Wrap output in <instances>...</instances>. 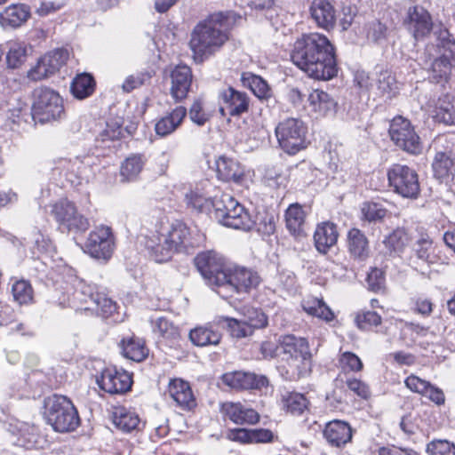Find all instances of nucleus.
<instances>
[{
  "label": "nucleus",
  "mask_w": 455,
  "mask_h": 455,
  "mask_svg": "<svg viewBox=\"0 0 455 455\" xmlns=\"http://www.w3.org/2000/svg\"><path fill=\"white\" fill-rule=\"evenodd\" d=\"M195 264L207 283L223 298L228 293L249 292L260 283L259 275L244 267H230L215 251H206L195 258Z\"/></svg>",
  "instance_id": "f257e3e1"
},
{
  "label": "nucleus",
  "mask_w": 455,
  "mask_h": 455,
  "mask_svg": "<svg viewBox=\"0 0 455 455\" xmlns=\"http://www.w3.org/2000/svg\"><path fill=\"white\" fill-rule=\"evenodd\" d=\"M291 61L309 77L328 81L338 74L335 48L319 33L302 35L293 44Z\"/></svg>",
  "instance_id": "f03ea898"
},
{
  "label": "nucleus",
  "mask_w": 455,
  "mask_h": 455,
  "mask_svg": "<svg viewBox=\"0 0 455 455\" xmlns=\"http://www.w3.org/2000/svg\"><path fill=\"white\" fill-rule=\"evenodd\" d=\"M228 19L222 12L210 15L194 28L189 47L196 62H204L222 47L228 38Z\"/></svg>",
  "instance_id": "7ed1b4c3"
},
{
  "label": "nucleus",
  "mask_w": 455,
  "mask_h": 455,
  "mask_svg": "<svg viewBox=\"0 0 455 455\" xmlns=\"http://www.w3.org/2000/svg\"><path fill=\"white\" fill-rule=\"evenodd\" d=\"M45 418L57 432L74 431L80 423L73 403L64 395H54L45 401Z\"/></svg>",
  "instance_id": "20e7f679"
},
{
  "label": "nucleus",
  "mask_w": 455,
  "mask_h": 455,
  "mask_svg": "<svg viewBox=\"0 0 455 455\" xmlns=\"http://www.w3.org/2000/svg\"><path fill=\"white\" fill-rule=\"evenodd\" d=\"M34 98L30 113L34 120L43 124L61 119L65 116L63 100L57 92L41 87L35 91Z\"/></svg>",
  "instance_id": "39448f33"
},
{
  "label": "nucleus",
  "mask_w": 455,
  "mask_h": 455,
  "mask_svg": "<svg viewBox=\"0 0 455 455\" xmlns=\"http://www.w3.org/2000/svg\"><path fill=\"white\" fill-rule=\"evenodd\" d=\"M388 133L392 142L401 150L418 156L423 151V143L411 121L395 116L390 123Z\"/></svg>",
  "instance_id": "423d86ee"
},
{
  "label": "nucleus",
  "mask_w": 455,
  "mask_h": 455,
  "mask_svg": "<svg viewBox=\"0 0 455 455\" xmlns=\"http://www.w3.org/2000/svg\"><path fill=\"white\" fill-rule=\"evenodd\" d=\"M388 185L404 198L416 199L419 194V175L414 169L401 164H394L387 170Z\"/></svg>",
  "instance_id": "0eeeda50"
},
{
  "label": "nucleus",
  "mask_w": 455,
  "mask_h": 455,
  "mask_svg": "<svg viewBox=\"0 0 455 455\" xmlns=\"http://www.w3.org/2000/svg\"><path fill=\"white\" fill-rule=\"evenodd\" d=\"M162 229V235L159 238L164 239L163 247H158L156 255L161 259H171L174 252H179L186 249L189 244V229L182 222L158 223Z\"/></svg>",
  "instance_id": "6e6552de"
},
{
  "label": "nucleus",
  "mask_w": 455,
  "mask_h": 455,
  "mask_svg": "<svg viewBox=\"0 0 455 455\" xmlns=\"http://www.w3.org/2000/svg\"><path fill=\"white\" fill-rule=\"evenodd\" d=\"M280 147L288 154L294 155L306 148L307 127L298 118H287L275 128Z\"/></svg>",
  "instance_id": "1a4fd4ad"
},
{
  "label": "nucleus",
  "mask_w": 455,
  "mask_h": 455,
  "mask_svg": "<svg viewBox=\"0 0 455 455\" xmlns=\"http://www.w3.org/2000/svg\"><path fill=\"white\" fill-rule=\"evenodd\" d=\"M439 38L441 47L443 49L441 56L429 64L428 61L424 63L436 82L447 80L451 68L455 67V40L446 29L440 31Z\"/></svg>",
  "instance_id": "9d476101"
},
{
  "label": "nucleus",
  "mask_w": 455,
  "mask_h": 455,
  "mask_svg": "<svg viewBox=\"0 0 455 455\" xmlns=\"http://www.w3.org/2000/svg\"><path fill=\"white\" fill-rule=\"evenodd\" d=\"M115 250V237L112 229L104 225L92 230L84 243V251L91 257L108 260Z\"/></svg>",
  "instance_id": "9b49d317"
},
{
  "label": "nucleus",
  "mask_w": 455,
  "mask_h": 455,
  "mask_svg": "<svg viewBox=\"0 0 455 455\" xmlns=\"http://www.w3.org/2000/svg\"><path fill=\"white\" fill-rule=\"evenodd\" d=\"M68 58L67 50L56 49L49 52L38 60L36 65L28 71V76L34 81L46 78L59 71L66 64Z\"/></svg>",
  "instance_id": "f8f14e48"
},
{
  "label": "nucleus",
  "mask_w": 455,
  "mask_h": 455,
  "mask_svg": "<svg viewBox=\"0 0 455 455\" xmlns=\"http://www.w3.org/2000/svg\"><path fill=\"white\" fill-rule=\"evenodd\" d=\"M100 388L109 394H123L131 389L132 375L116 368L104 369L96 379Z\"/></svg>",
  "instance_id": "ddd939ff"
},
{
  "label": "nucleus",
  "mask_w": 455,
  "mask_h": 455,
  "mask_svg": "<svg viewBox=\"0 0 455 455\" xmlns=\"http://www.w3.org/2000/svg\"><path fill=\"white\" fill-rule=\"evenodd\" d=\"M280 354L286 361L303 363L311 357L308 343L306 339L294 335H283L278 340Z\"/></svg>",
  "instance_id": "4468645a"
},
{
  "label": "nucleus",
  "mask_w": 455,
  "mask_h": 455,
  "mask_svg": "<svg viewBox=\"0 0 455 455\" xmlns=\"http://www.w3.org/2000/svg\"><path fill=\"white\" fill-rule=\"evenodd\" d=\"M221 100L220 112L222 116H240L248 111L249 98L246 93L238 92L232 87L226 88L220 92Z\"/></svg>",
  "instance_id": "2eb2a0df"
},
{
  "label": "nucleus",
  "mask_w": 455,
  "mask_h": 455,
  "mask_svg": "<svg viewBox=\"0 0 455 455\" xmlns=\"http://www.w3.org/2000/svg\"><path fill=\"white\" fill-rule=\"evenodd\" d=\"M222 381L235 389H261L268 386V379L264 375L253 372L232 371L222 375Z\"/></svg>",
  "instance_id": "dca6fc26"
},
{
  "label": "nucleus",
  "mask_w": 455,
  "mask_h": 455,
  "mask_svg": "<svg viewBox=\"0 0 455 455\" xmlns=\"http://www.w3.org/2000/svg\"><path fill=\"white\" fill-rule=\"evenodd\" d=\"M353 428L347 421L334 419L326 423L323 429V437L327 443L335 448H343L351 443Z\"/></svg>",
  "instance_id": "f3484780"
},
{
  "label": "nucleus",
  "mask_w": 455,
  "mask_h": 455,
  "mask_svg": "<svg viewBox=\"0 0 455 455\" xmlns=\"http://www.w3.org/2000/svg\"><path fill=\"white\" fill-rule=\"evenodd\" d=\"M405 23L416 40L428 35L433 25L428 12L419 6L409 8Z\"/></svg>",
  "instance_id": "a211bd4d"
},
{
  "label": "nucleus",
  "mask_w": 455,
  "mask_h": 455,
  "mask_svg": "<svg viewBox=\"0 0 455 455\" xmlns=\"http://www.w3.org/2000/svg\"><path fill=\"white\" fill-rule=\"evenodd\" d=\"M192 71L187 65H178L171 73V95L176 101L184 100L192 83Z\"/></svg>",
  "instance_id": "6ab92c4d"
},
{
  "label": "nucleus",
  "mask_w": 455,
  "mask_h": 455,
  "mask_svg": "<svg viewBox=\"0 0 455 455\" xmlns=\"http://www.w3.org/2000/svg\"><path fill=\"white\" fill-rule=\"evenodd\" d=\"M310 14L319 28L325 30L334 28L337 16L334 6L327 0H314L310 6Z\"/></svg>",
  "instance_id": "aec40b11"
},
{
  "label": "nucleus",
  "mask_w": 455,
  "mask_h": 455,
  "mask_svg": "<svg viewBox=\"0 0 455 455\" xmlns=\"http://www.w3.org/2000/svg\"><path fill=\"white\" fill-rule=\"evenodd\" d=\"M222 412L235 424H256L259 420V413L241 403L227 402L222 404Z\"/></svg>",
  "instance_id": "412c9836"
},
{
  "label": "nucleus",
  "mask_w": 455,
  "mask_h": 455,
  "mask_svg": "<svg viewBox=\"0 0 455 455\" xmlns=\"http://www.w3.org/2000/svg\"><path fill=\"white\" fill-rule=\"evenodd\" d=\"M347 246L354 260L365 261L371 253L369 240L358 228H351L347 235Z\"/></svg>",
  "instance_id": "4be33fe9"
},
{
  "label": "nucleus",
  "mask_w": 455,
  "mask_h": 455,
  "mask_svg": "<svg viewBox=\"0 0 455 455\" xmlns=\"http://www.w3.org/2000/svg\"><path fill=\"white\" fill-rule=\"evenodd\" d=\"M339 233L337 226L330 221L318 224L315 233L314 241L316 250L326 253L329 249L337 243Z\"/></svg>",
  "instance_id": "5701e85b"
},
{
  "label": "nucleus",
  "mask_w": 455,
  "mask_h": 455,
  "mask_svg": "<svg viewBox=\"0 0 455 455\" xmlns=\"http://www.w3.org/2000/svg\"><path fill=\"white\" fill-rule=\"evenodd\" d=\"M216 171L219 179L224 181L240 183L244 176L243 166L235 159L224 156L216 160Z\"/></svg>",
  "instance_id": "b1692460"
},
{
  "label": "nucleus",
  "mask_w": 455,
  "mask_h": 455,
  "mask_svg": "<svg viewBox=\"0 0 455 455\" xmlns=\"http://www.w3.org/2000/svg\"><path fill=\"white\" fill-rule=\"evenodd\" d=\"M220 223L227 228L243 231H249L255 226V220L240 203Z\"/></svg>",
  "instance_id": "393cba45"
},
{
  "label": "nucleus",
  "mask_w": 455,
  "mask_h": 455,
  "mask_svg": "<svg viewBox=\"0 0 455 455\" xmlns=\"http://www.w3.org/2000/svg\"><path fill=\"white\" fill-rule=\"evenodd\" d=\"M168 392L178 405L184 409H192L196 406V400L189 384L180 379L170 381Z\"/></svg>",
  "instance_id": "a878e982"
},
{
  "label": "nucleus",
  "mask_w": 455,
  "mask_h": 455,
  "mask_svg": "<svg viewBox=\"0 0 455 455\" xmlns=\"http://www.w3.org/2000/svg\"><path fill=\"white\" fill-rule=\"evenodd\" d=\"M72 293V303L74 307H81L85 310L92 309L93 300L96 299V292H100L98 288L84 280H78L74 285Z\"/></svg>",
  "instance_id": "bb28decb"
},
{
  "label": "nucleus",
  "mask_w": 455,
  "mask_h": 455,
  "mask_svg": "<svg viewBox=\"0 0 455 455\" xmlns=\"http://www.w3.org/2000/svg\"><path fill=\"white\" fill-rule=\"evenodd\" d=\"M29 8L21 4H11L0 12V24L3 28H18L29 17Z\"/></svg>",
  "instance_id": "cd10ccee"
},
{
  "label": "nucleus",
  "mask_w": 455,
  "mask_h": 455,
  "mask_svg": "<svg viewBox=\"0 0 455 455\" xmlns=\"http://www.w3.org/2000/svg\"><path fill=\"white\" fill-rule=\"evenodd\" d=\"M187 116L186 108L180 106L171 113L160 118L155 125L157 135L165 137L172 133L182 123Z\"/></svg>",
  "instance_id": "c85d7f7f"
},
{
  "label": "nucleus",
  "mask_w": 455,
  "mask_h": 455,
  "mask_svg": "<svg viewBox=\"0 0 455 455\" xmlns=\"http://www.w3.org/2000/svg\"><path fill=\"white\" fill-rule=\"evenodd\" d=\"M283 409L292 416H301L309 411V402L298 392L284 391L281 395Z\"/></svg>",
  "instance_id": "c756f323"
},
{
  "label": "nucleus",
  "mask_w": 455,
  "mask_h": 455,
  "mask_svg": "<svg viewBox=\"0 0 455 455\" xmlns=\"http://www.w3.org/2000/svg\"><path fill=\"white\" fill-rule=\"evenodd\" d=\"M112 421L116 428L130 433L139 427L140 419L139 415L125 407H116L112 412Z\"/></svg>",
  "instance_id": "7c9ffc66"
},
{
  "label": "nucleus",
  "mask_w": 455,
  "mask_h": 455,
  "mask_svg": "<svg viewBox=\"0 0 455 455\" xmlns=\"http://www.w3.org/2000/svg\"><path fill=\"white\" fill-rule=\"evenodd\" d=\"M307 101L311 110L319 116H325L335 110V100L322 90L316 89L311 92Z\"/></svg>",
  "instance_id": "2f4dec72"
},
{
  "label": "nucleus",
  "mask_w": 455,
  "mask_h": 455,
  "mask_svg": "<svg viewBox=\"0 0 455 455\" xmlns=\"http://www.w3.org/2000/svg\"><path fill=\"white\" fill-rule=\"evenodd\" d=\"M435 119L438 123L455 125V98L445 94L441 96L435 104Z\"/></svg>",
  "instance_id": "473e14b6"
},
{
  "label": "nucleus",
  "mask_w": 455,
  "mask_h": 455,
  "mask_svg": "<svg viewBox=\"0 0 455 455\" xmlns=\"http://www.w3.org/2000/svg\"><path fill=\"white\" fill-rule=\"evenodd\" d=\"M120 347L123 355L134 362H142L148 355L145 341L140 338L124 339L120 343Z\"/></svg>",
  "instance_id": "72a5a7b5"
},
{
  "label": "nucleus",
  "mask_w": 455,
  "mask_h": 455,
  "mask_svg": "<svg viewBox=\"0 0 455 455\" xmlns=\"http://www.w3.org/2000/svg\"><path fill=\"white\" fill-rule=\"evenodd\" d=\"M95 85V80L91 74L81 73L74 77L70 84V91L75 98L84 100L93 93Z\"/></svg>",
  "instance_id": "f704fd0d"
},
{
  "label": "nucleus",
  "mask_w": 455,
  "mask_h": 455,
  "mask_svg": "<svg viewBox=\"0 0 455 455\" xmlns=\"http://www.w3.org/2000/svg\"><path fill=\"white\" fill-rule=\"evenodd\" d=\"M189 339L197 347L218 345L221 339V334L211 326H198L190 331Z\"/></svg>",
  "instance_id": "c9c22d12"
},
{
  "label": "nucleus",
  "mask_w": 455,
  "mask_h": 455,
  "mask_svg": "<svg viewBox=\"0 0 455 455\" xmlns=\"http://www.w3.org/2000/svg\"><path fill=\"white\" fill-rule=\"evenodd\" d=\"M306 213L299 204H291L285 212L286 228L293 235L304 231Z\"/></svg>",
  "instance_id": "e433bc0d"
},
{
  "label": "nucleus",
  "mask_w": 455,
  "mask_h": 455,
  "mask_svg": "<svg viewBox=\"0 0 455 455\" xmlns=\"http://www.w3.org/2000/svg\"><path fill=\"white\" fill-rule=\"evenodd\" d=\"M432 168L435 177L443 180L449 177L453 169L455 170V157L451 152H436L432 163Z\"/></svg>",
  "instance_id": "4c0bfd02"
},
{
  "label": "nucleus",
  "mask_w": 455,
  "mask_h": 455,
  "mask_svg": "<svg viewBox=\"0 0 455 455\" xmlns=\"http://www.w3.org/2000/svg\"><path fill=\"white\" fill-rule=\"evenodd\" d=\"M146 159L143 155L134 154L128 156L122 164L120 174L124 181L135 180L141 172Z\"/></svg>",
  "instance_id": "58836bf2"
},
{
  "label": "nucleus",
  "mask_w": 455,
  "mask_h": 455,
  "mask_svg": "<svg viewBox=\"0 0 455 455\" xmlns=\"http://www.w3.org/2000/svg\"><path fill=\"white\" fill-rule=\"evenodd\" d=\"M162 235V229L158 223L156 225L155 230L150 231L148 235H143L140 239V243L147 250L148 256L156 262L161 263L168 261L170 259H161L156 255V248L163 247L164 239L159 238ZM157 251H159L157 249Z\"/></svg>",
  "instance_id": "ea45409f"
},
{
  "label": "nucleus",
  "mask_w": 455,
  "mask_h": 455,
  "mask_svg": "<svg viewBox=\"0 0 455 455\" xmlns=\"http://www.w3.org/2000/svg\"><path fill=\"white\" fill-rule=\"evenodd\" d=\"M383 243L390 255H399L409 244V236L403 228H396L384 239Z\"/></svg>",
  "instance_id": "a19ab883"
},
{
  "label": "nucleus",
  "mask_w": 455,
  "mask_h": 455,
  "mask_svg": "<svg viewBox=\"0 0 455 455\" xmlns=\"http://www.w3.org/2000/svg\"><path fill=\"white\" fill-rule=\"evenodd\" d=\"M302 307L308 315L323 319L327 322L334 318V314L321 299L307 298L303 300Z\"/></svg>",
  "instance_id": "79ce46f5"
},
{
  "label": "nucleus",
  "mask_w": 455,
  "mask_h": 455,
  "mask_svg": "<svg viewBox=\"0 0 455 455\" xmlns=\"http://www.w3.org/2000/svg\"><path fill=\"white\" fill-rule=\"evenodd\" d=\"M12 294L19 305H28L33 301L34 290L31 283L25 279H12Z\"/></svg>",
  "instance_id": "37998d69"
},
{
  "label": "nucleus",
  "mask_w": 455,
  "mask_h": 455,
  "mask_svg": "<svg viewBox=\"0 0 455 455\" xmlns=\"http://www.w3.org/2000/svg\"><path fill=\"white\" fill-rule=\"evenodd\" d=\"M376 88L381 96L390 99L398 92V84L395 76L388 70L379 73L376 79Z\"/></svg>",
  "instance_id": "c03bdc74"
},
{
  "label": "nucleus",
  "mask_w": 455,
  "mask_h": 455,
  "mask_svg": "<svg viewBox=\"0 0 455 455\" xmlns=\"http://www.w3.org/2000/svg\"><path fill=\"white\" fill-rule=\"evenodd\" d=\"M185 201L188 207L198 212H209L213 207L214 198L206 196L200 191L190 190L185 196Z\"/></svg>",
  "instance_id": "a18cd8bd"
},
{
  "label": "nucleus",
  "mask_w": 455,
  "mask_h": 455,
  "mask_svg": "<svg viewBox=\"0 0 455 455\" xmlns=\"http://www.w3.org/2000/svg\"><path fill=\"white\" fill-rule=\"evenodd\" d=\"M242 82L243 85L248 86L258 98L267 99L270 97V88L267 82L260 76L251 73H243Z\"/></svg>",
  "instance_id": "49530a36"
},
{
  "label": "nucleus",
  "mask_w": 455,
  "mask_h": 455,
  "mask_svg": "<svg viewBox=\"0 0 455 455\" xmlns=\"http://www.w3.org/2000/svg\"><path fill=\"white\" fill-rule=\"evenodd\" d=\"M76 211L73 203L60 200L52 205L51 213L60 226L65 228Z\"/></svg>",
  "instance_id": "de8ad7c7"
},
{
  "label": "nucleus",
  "mask_w": 455,
  "mask_h": 455,
  "mask_svg": "<svg viewBox=\"0 0 455 455\" xmlns=\"http://www.w3.org/2000/svg\"><path fill=\"white\" fill-rule=\"evenodd\" d=\"M238 204L239 202L229 194L223 193L220 196H215L212 207L214 218L220 223L229 212H231L235 206H238Z\"/></svg>",
  "instance_id": "09e8293b"
},
{
  "label": "nucleus",
  "mask_w": 455,
  "mask_h": 455,
  "mask_svg": "<svg viewBox=\"0 0 455 455\" xmlns=\"http://www.w3.org/2000/svg\"><path fill=\"white\" fill-rule=\"evenodd\" d=\"M364 31L367 39L376 44H383L387 38V28L379 20H371L365 24Z\"/></svg>",
  "instance_id": "8fccbe9b"
},
{
  "label": "nucleus",
  "mask_w": 455,
  "mask_h": 455,
  "mask_svg": "<svg viewBox=\"0 0 455 455\" xmlns=\"http://www.w3.org/2000/svg\"><path fill=\"white\" fill-rule=\"evenodd\" d=\"M27 45L24 43L12 42L6 54L7 65L11 68L20 67L27 59Z\"/></svg>",
  "instance_id": "3c124183"
},
{
  "label": "nucleus",
  "mask_w": 455,
  "mask_h": 455,
  "mask_svg": "<svg viewBox=\"0 0 455 455\" xmlns=\"http://www.w3.org/2000/svg\"><path fill=\"white\" fill-rule=\"evenodd\" d=\"M58 169L66 172V175L73 174L76 178H82L84 175L86 164L80 156H76L72 159H60L58 162Z\"/></svg>",
  "instance_id": "603ef678"
},
{
  "label": "nucleus",
  "mask_w": 455,
  "mask_h": 455,
  "mask_svg": "<svg viewBox=\"0 0 455 455\" xmlns=\"http://www.w3.org/2000/svg\"><path fill=\"white\" fill-rule=\"evenodd\" d=\"M245 324L251 328V333L255 329L264 328L267 324V317L261 309L249 307L243 315Z\"/></svg>",
  "instance_id": "864d4df0"
},
{
  "label": "nucleus",
  "mask_w": 455,
  "mask_h": 455,
  "mask_svg": "<svg viewBox=\"0 0 455 455\" xmlns=\"http://www.w3.org/2000/svg\"><path fill=\"white\" fill-rule=\"evenodd\" d=\"M153 72L148 69L140 71L136 74L128 76L122 84V89L125 92H130L132 90L146 84L150 81L153 76Z\"/></svg>",
  "instance_id": "5fc2aeb1"
},
{
  "label": "nucleus",
  "mask_w": 455,
  "mask_h": 455,
  "mask_svg": "<svg viewBox=\"0 0 455 455\" xmlns=\"http://www.w3.org/2000/svg\"><path fill=\"white\" fill-rule=\"evenodd\" d=\"M27 244H30L32 258L34 259H40L48 254L52 249V243L40 233L34 234L32 239L27 242Z\"/></svg>",
  "instance_id": "6e6d98bb"
},
{
  "label": "nucleus",
  "mask_w": 455,
  "mask_h": 455,
  "mask_svg": "<svg viewBox=\"0 0 455 455\" xmlns=\"http://www.w3.org/2000/svg\"><path fill=\"white\" fill-rule=\"evenodd\" d=\"M154 331L168 339H176L180 336L178 327L164 316L158 317L156 320Z\"/></svg>",
  "instance_id": "4d7b16f0"
},
{
  "label": "nucleus",
  "mask_w": 455,
  "mask_h": 455,
  "mask_svg": "<svg viewBox=\"0 0 455 455\" xmlns=\"http://www.w3.org/2000/svg\"><path fill=\"white\" fill-rule=\"evenodd\" d=\"M92 309L100 312L103 317L111 315L116 309V304L103 292H96V299L93 300Z\"/></svg>",
  "instance_id": "13d9d810"
},
{
  "label": "nucleus",
  "mask_w": 455,
  "mask_h": 455,
  "mask_svg": "<svg viewBox=\"0 0 455 455\" xmlns=\"http://www.w3.org/2000/svg\"><path fill=\"white\" fill-rule=\"evenodd\" d=\"M223 321L226 322L227 327L233 337L244 338L251 335V328L245 324L243 319L237 320L231 317H225Z\"/></svg>",
  "instance_id": "bf43d9fd"
},
{
  "label": "nucleus",
  "mask_w": 455,
  "mask_h": 455,
  "mask_svg": "<svg viewBox=\"0 0 455 455\" xmlns=\"http://www.w3.org/2000/svg\"><path fill=\"white\" fill-rule=\"evenodd\" d=\"M413 251L416 258L422 262H431V254L433 252L432 241L427 238H421L413 246Z\"/></svg>",
  "instance_id": "052dcab7"
},
{
  "label": "nucleus",
  "mask_w": 455,
  "mask_h": 455,
  "mask_svg": "<svg viewBox=\"0 0 455 455\" xmlns=\"http://www.w3.org/2000/svg\"><path fill=\"white\" fill-rule=\"evenodd\" d=\"M429 455H455V445L446 440H437L429 443L427 446Z\"/></svg>",
  "instance_id": "680f3d73"
},
{
  "label": "nucleus",
  "mask_w": 455,
  "mask_h": 455,
  "mask_svg": "<svg viewBox=\"0 0 455 455\" xmlns=\"http://www.w3.org/2000/svg\"><path fill=\"white\" fill-rule=\"evenodd\" d=\"M386 213L387 210L377 203H364L362 207V214L368 221L380 220Z\"/></svg>",
  "instance_id": "e2e57ef3"
},
{
  "label": "nucleus",
  "mask_w": 455,
  "mask_h": 455,
  "mask_svg": "<svg viewBox=\"0 0 455 455\" xmlns=\"http://www.w3.org/2000/svg\"><path fill=\"white\" fill-rule=\"evenodd\" d=\"M339 364L344 372L359 371L363 369L360 358L352 352H345L339 358Z\"/></svg>",
  "instance_id": "0e129e2a"
},
{
  "label": "nucleus",
  "mask_w": 455,
  "mask_h": 455,
  "mask_svg": "<svg viewBox=\"0 0 455 455\" xmlns=\"http://www.w3.org/2000/svg\"><path fill=\"white\" fill-rule=\"evenodd\" d=\"M355 323L359 329L368 330L373 326L379 325L381 317L378 313L373 311L363 312L356 315Z\"/></svg>",
  "instance_id": "69168bd1"
},
{
  "label": "nucleus",
  "mask_w": 455,
  "mask_h": 455,
  "mask_svg": "<svg viewBox=\"0 0 455 455\" xmlns=\"http://www.w3.org/2000/svg\"><path fill=\"white\" fill-rule=\"evenodd\" d=\"M89 227L90 222L88 219L76 211L65 228L69 232L84 233Z\"/></svg>",
  "instance_id": "338daca9"
},
{
  "label": "nucleus",
  "mask_w": 455,
  "mask_h": 455,
  "mask_svg": "<svg viewBox=\"0 0 455 455\" xmlns=\"http://www.w3.org/2000/svg\"><path fill=\"white\" fill-rule=\"evenodd\" d=\"M122 135V129L120 125L117 124H109L108 123L106 125V128L102 130L97 137V141L101 142L102 144L107 143L108 141H113L115 140H118Z\"/></svg>",
  "instance_id": "774afa93"
}]
</instances>
